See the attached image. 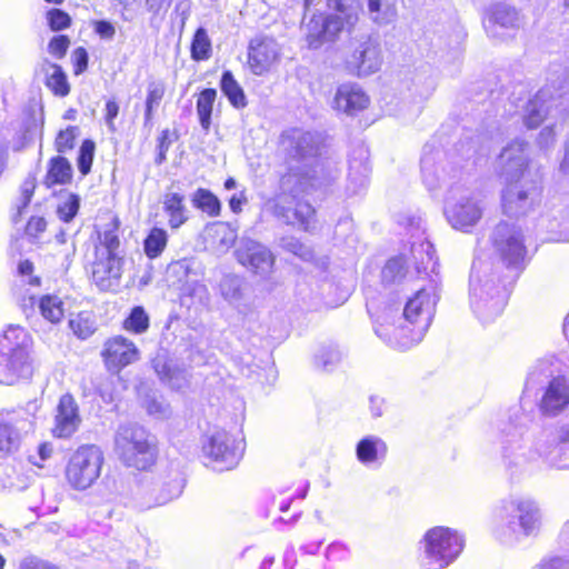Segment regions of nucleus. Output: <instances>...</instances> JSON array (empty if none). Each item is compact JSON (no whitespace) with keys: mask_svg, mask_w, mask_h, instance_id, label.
Here are the masks:
<instances>
[{"mask_svg":"<svg viewBox=\"0 0 569 569\" xmlns=\"http://www.w3.org/2000/svg\"><path fill=\"white\" fill-rule=\"evenodd\" d=\"M119 226L116 218L110 229L96 230L84 253L87 276L102 292L116 291L123 274L124 258L121 254Z\"/></svg>","mask_w":569,"mask_h":569,"instance_id":"1","label":"nucleus"},{"mask_svg":"<svg viewBox=\"0 0 569 569\" xmlns=\"http://www.w3.org/2000/svg\"><path fill=\"white\" fill-rule=\"evenodd\" d=\"M326 6L332 13L315 12L303 23L309 49L335 42L343 31L352 32L359 21L361 6L358 0H326Z\"/></svg>","mask_w":569,"mask_h":569,"instance_id":"2","label":"nucleus"},{"mask_svg":"<svg viewBox=\"0 0 569 569\" xmlns=\"http://www.w3.org/2000/svg\"><path fill=\"white\" fill-rule=\"evenodd\" d=\"M31 337L21 327H9L0 336V383H29L36 372L30 353Z\"/></svg>","mask_w":569,"mask_h":569,"instance_id":"3","label":"nucleus"},{"mask_svg":"<svg viewBox=\"0 0 569 569\" xmlns=\"http://www.w3.org/2000/svg\"><path fill=\"white\" fill-rule=\"evenodd\" d=\"M116 453L120 462L134 471H151L159 460L154 436L139 426H124L116 436Z\"/></svg>","mask_w":569,"mask_h":569,"instance_id":"4","label":"nucleus"},{"mask_svg":"<svg viewBox=\"0 0 569 569\" xmlns=\"http://www.w3.org/2000/svg\"><path fill=\"white\" fill-rule=\"evenodd\" d=\"M103 451L98 445L82 443L69 456L64 466V480L77 491L92 487L101 476Z\"/></svg>","mask_w":569,"mask_h":569,"instance_id":"5","label":"nucleus"},{"mask_svg":"<svg viewBox=\"0 0 569 569\" xmlns=\"http://www.w3.org/2000/svg\"><path fill=\"white\" fill-rule=\"evenodd\" d=\"M375 332L382 340L398 348L407 349L418 343L426 331L422 326L408 321L407 317H398L390 308L380 313L371 315Z\"/></svg>","mask_w":569,"mask_h":569,"instance_id":"6","label":"nucleus"},{"mask_svg":"<svg viewBox=\"0 0 569 569\" xmlns=\"http://www.w3.org/2000/svg\"><path fill=\"white\" fill-rule=\"evenodd\" d=\"M490 241L495 252L507 268L525 267L528 249L520 228L501 221L493 228Z\"/></svg>","mask_w":569,"mask_h":569,"instance_id":"7","label":"nucleus"},{"mask_svg":"<svg viewBox=\"0 0 569 569\" xmlns=\"http://www.w3.org/2000/svg\"><path fill=\"white\" fill-rule=\"evenodd\" d=\"M282 59L281 47L273 37L259 34L248 41L244 67L257 77L277 70Z\"/></svg>","mask_w":569,"mask_h":569,"instance_id":"8","label":"nucleus"},{"mask_svg":"<svg viewBox=\"0 0 569 569\" xmlns=\"http://www.w3.org/2000/svg\"><path fill=\"white\" fill-rule=\"evenodd\" d=\"M99 356L109 373L120 375L123 369L139 361L140 350L128 337L113 335L104 339Z\"/></svg>","mask_w":569,"mask_h":569,"instance_id":"9","label":"nucleus"},{"mask_svg":"<svg viewBox=\"0 0 569 569\" xmlns=\"http://www.w3.org/2000/svg\"><path fill=\"white\" fill-rule=\"evenodd\" d=\"M425 553L421 560L425 569H443L461 552L463 542L460 536H426Z\"/></svg>","mask_w":569,"mask_h":569,"instance_id":"10","label":"nucleus"},{"mask_svg":"<svg viewBox=\"0 0 569 569\" xmlns=\"http://www.w3.org/2000/svg\"><path fill=\"white\" fill-rule=\"evenodd\" d=\"M237 261L251 273L268 278L274 269L276 257L271 250L258 242H247L236 251Z\"/></svg>","mask_w":569,"mask_h":569,"instance_id":"11","label":"nucleus"},{"mask_svg":"<svg viewBox=\"0 0 569 569\" xmlns=\"http://www.w3.org/2000/svg\"><path fill=\"white\" fill-rule=\"evenodd\" d=\"M81 416L76 398L64 393L59 398L51 435L57 439H70L81 425Z\"/></svg>","mask_w":569,"mask_h":569,"instance_id":"12","label":"nucleus"},{"mask_svg":"<svg viewBox=\"0 0 569 569\" xmlns=\"http://www.w3.org/2000/svg\"><path fill=\"white\" fill-rule=\"evenodd\" d=\"M203 452L209 462L219 470H230L234 468L240 459V453L234 447L233 439L226 432L212 435L203 446Z\"/></svg>","mask_w":569,"mask_h":569,"instance_id":"13","label":"nucleus"},{"mask_svg":"<svg viewBox=\"0 0 569 569\" xmlns=\"http://www.w3.org/2000/svg\"><path fill=\"white\" fill-rule=\"evenodd\" d=\"M538 407L547 417H556L569 407V382L565 376H556L549 380Z\"/></svg>","mask_w":569,"mask_h":569,"instance_id":"14","label":"nucleus"},{"mask_svg":"<svg viewBox=\"0 0 569 569\" xmlns=\"http://www.w3.org/2000/svg\"><path fill=\"white\" fill-rule=\"evenodd\" d=\"M370 104L367 92L357 83H342L337 88L332 108L348 116H356Z\"/></svg>","mask_w":569,"mask_h":569,"instance_id":"15","label":"nucleus"},{"mask_svg":"<svg viewBox=\"0 0 569 569\" xmlns=\"http://www.w3.org/2000/svg\"><path fill=\"white\" fill-rule=\"evenodd\" d=\"M273 212L278 218L283 219L287 224L297 227L305 232L311 231L317 217L316 208L303 199H295L292 208L276 206Z\"/></svg>","mask_w":569,"mask_h":569,"instance_id":"16","label":"nucleus"},{"mask_svg":"<svg viewBox=\"0 0 569 569\" xmlns=\"http://www.w3.org/2000/svg\"><path fill=\"white\" fill-rule=\"evenodd\" d=\"M436 297L426 289L418 290L406 303L403 315L408 321L421 325L427 330L436 308Z\"/></svg>","mask_w":569,"mask_h":569,"instance_id":"17","label":"nucleus"},{"mask_svg":"<svg viewBox=\"0 0 569 569\" xmlns=\"http://www.w3.org/2000/svg\"><path fill=\"white\" fill-rule=\"evenodd\" d=\"M349 63L359 77L377 71L381 64L379 46L370 41L361 43L352 52Z\"/></svg>","mask_w":569,"mask_h":569,"instance_id":"18","label":"nucleus"},{"mask_svg":"<svg viewBox=\"0 0 569 569\" xmlns=\"http://www.w3.org/2000/svg\"><path fill=\"white\" fill-rule=\"evenodd\" d=\"M43 84L53 97L64 98L71 92V83L61 64L44 60L41 66Z\"/></svg>","mask_w":569,"mask_h":569,"instance_id":"19","label":"nucleus"},{"mask_svg":"<svg viewBox=\"0 0 569 569\" xmlns=\"http://www.w3.org/2000/svg\"><path fill=\"white\" fill-rule=\"evenodd\" d=\"M446 216L455 229L466 230L475 226L481 218V209L470 200L458 202L446 210Z\"/></svg>","mask_w":569,"mask_h":569,"instance_id":"20","label":"nucleus"},{"mask_svg":"<svg viewBox=\"0 0 569 569\" xmlns=\"http://www.w3.org/2000/svg\"><path fill=\"white\" fill-rule=\"evenodd\" d=\"M73 180L71 162L63 156H54L48 160L47 171L42 183L47 189L57 186H68Z\"/></svg>","mask_w":569,"mask_h":569,"instance_id":"21","label":"nucleus"},{"mask_svg":"<svg viewBox=\"0 0 569 569\" xmlns=\"http://www.w3.org/2000/svg\"><path fill=\"white\" fill-rule=\"evenodd\" d=\"M162 209L168 217V226L171 230L179 229L189 220L184 196L181 193L171 192L164 194Z\"/></svg>","mask_w":569,"mask_h":569,"instance_id":"22","label":"nucleus"},{"mask_svg":"<svg viewBox=\"0 0 569 569\" xmlns=\"http://www.w3.org/2000/svg\"><path fill=\"white\" fill-rule=\"evenodd\" d=\"M279 143L283 147L287 162H299L307 158L309 142L305 134L297 130L284 132L280 136Z\"/></svg>","mask_w":569,"mask_h":569,"instance_id":"23","label":"nucleus"},{"mask_svg":"<svg viewBox=\"0 0 569 569\" xmlns=\"http://www.w3.org/2000/svg\"><path fill=\"white\" fill-rule=\"evenodd\" d=\"M387 443L378 437H365L360 439L356 446L357 459L363 465H369L376 462L378 459H383L387 456Z\"/></svg>","mask_w":569,"mask_h":569,"instance_id":"24","label":"nucleus"},{"mask_svg":"<svg viewBox=\"0 0 569 569\" xmlns=\"http://www.w3.org/2000/svg\"><path fill=\"white\" fill-rule=\"evenodd\" d=\"M21 441V435L9 415L0 412V458L14 452Z\"/></svg>","mask_w":569,"mask_h":569,"instance_id":"25","label":"nucleus"},{"mask_svg":"<svg viewBox=\"0 0 569 569\" xmlns=\"http://www.w3.org/2000/svg\"><path fill=\"white\" fill-rule=\"evenodd\" d=\"M501 206L505 214L517 217L530 211L533 203L529 200L527 191L508 187L502 194Z\"/></svg>","mask_w":569,"mask_h":569,"instance_id":"26","label":"nucleus"},{"mask_svg":"<svg viewBox=\"0 0 569 569\" xmlns=\"http://www.w3.org/2000/svg\"><path fill=\"white\" fill-rule=\"evenodd\" d=\"M408 260L405 254L389 258L381 268L380 283L383 288L400 283L407 276Z\"/></svg>","mask_w":569,"mask_h":569,"instance_id":"27","label":"nucleus"},{"mask_svg":"<svg viewBox=\"0 0 569 569\" xmlns=\"http://www.w3.org/2000/svg\"><path fill=\"white\" fill-rule=\"evenodd\" d=\"M169 243L168 231L163 227H151L142 240L143 253L149 260L161 257Z\"/></svg>","mask_w":569,"mask_h":569,"instance_id":"28","label":"nucleus"},{"mask_svg":"<svg viewBox=\"0 0 569 569\" xmlns=\"http://www.w3.org/2000/svg\"><path fill=\"white\" fill-rule=\"evenodd\" d=\"M214 88H204L196 96V110L199 123L204 131H209L212 122L214 102L217 100Z\"/></svg>","mask_w":569,"mask_h":569,"instance_id":"29","label":"nucleus"},{"mask_svg":"<svg viewBox=\"0 0 569 569\" xmlns=\"http://www.w3.org/2000/svg\"><path fill=\"white\" fill-rule=\"evenodd\" d=\"M220 89L229 103L236 109H243L248 104L244 90L230 70H224L220 78Z\"/></svg>","mask_w":569,"mask_h":569,"instance_id":"30","label":"nucleus"},{"mask_svg":"<svg viewBox=\"0 0 569 569\" xmlns=\"http://www.w3.org/2000/svg\"><path fill=\"white\" fill-rule=\"evenodd\" d=\"M167 84L161 80H152L148 82L147 94L144 100L143 124L151 126L154 111L166 97Z\"/></svg>","mask_w":569,"mask_h":569,"instance_id":"31","label":"nucleus"},{"mask_svg":"<svg viewBox=\"0 0 569 569\" xmlns=\"http://www.w3.org/2000/svg\"><path fill=\"white\" fill-rule=\"evenodd\" d=\"M191 201L194 208L207 213L210 218H216L221 213V201L209 189L198 188L193 192Z\"/></svg>","mask_w":569,"mask_h":569,"instance_id":"32","label":"nucleus"},{"mask_svg":"<svg viewBox=\"0 0 569 569\" xmlns=\"http://www.w3.org/2000/svg\"><path fill=\"white\" fill-rule=\"evenodd\" d=\"M38 307L41 316L51 323H59L64 318V303L56 295L41 296Z\"/></svg>","mask_w":569,"mask_h":569,"instance_id":"33","label":"nucleus"},{"mask_svg":"<svg viewBox=\"0 0 569 569\" xmlns=\"http://www.w3.org/2000/svg\"><path fill=\"white\" fill-rule=\"evenodd\" d=\"M212 56V43L204 28L196 29L190 42V57L193 61H207Z\"/></svg>","mask_w":569,"mask_h":569,"instance_id":"34","label":"nucleus"},{"mask_svg":"<svg viewBox=\"0 0 569 569\" xmlns=\"http://www.w3.org/2000/svg\"><path fill=\"white\" fill-rule=\"evenodd\" d=\"M122 329L133 335L144 333L150 327V318L142 306L133 307L122 320Z\"/></svg>","mask_w":569,"mask_h":569,"instance_id":"35","label":"nucleus"},{"mask_svg":"<svg viewBox=\"0 0 569 569\" xmlns=\"http://www.w3.org/2000/svg\"><path fill=\"white\" fill-rule=\"evenodd\" d=\"M69 328L80 340L88 339L97 330L92 313L89 311H80L72 316L69 320Z\"/></svg>","mask_w":569,"mask_h":569,"instance_id":"36","label":"nucleus"},{"mask_svg":"<svg viewBox=\"0 0 569 569\" xmlns=\"http://www.w3.org/2000/svg\"><path fill=\"white\" fill-rule=\"evenodd\" d=\"M79 134L80 129L77 126H68L67 128L59 130L53 141L54 150L58 152L57 156H63L72 151L76 147Z\"/></svg>","mask_w":569,"mask_h":569,"instance_id":"37","label":"nucleus"},{"mask_svg":"<svg viewBox=\"0 0 569 569\" xmlns=\"http://www.w3.org/2000/svg\"><path fill=\"white\" fill-rule=\"evenodd\" d=\"M44 17L48 28L54 33L67 30L72 26L71 16L60 8H50L46 11Z\"/></svg>","mask_w":569,"mask_h":569,"instance_id":"38","label":"nucleus"},{"mask_svg":"<svg viewBox=\"0 0 569 569\" xmlns=\"http://www.w3.org/2000/svg\"><path fill=\"white\" fill-rule=\"evenodd\" d=\"M96 151V143L91 139H84L79 148L77 157L78 170L82 176H87L91 171Z\"/></svg>","mask_w":569,"mask_h":569,"instance_id":"39","label":"nucleus"},{"mask_svg":"<svg viewBox=\"0 0 569 569\" xmlns=\"http://www.w3.org/2000/svg\"><path fill=\"white\" fill-rule=\"evenodd\" d=\"M519 512V521L525 530H533L539 522L538 509L531 502H518L516 507Z\"/></svg>","mask_w":569,"mask_h":569,"instance_id":"40","label":"nucleus"},{"mask_svg":"<svg viewBox=\"0 0 569 569\" xmlns=\"http://www.w3.org/2000/svg\"><path fill=\"white\" fill-rule=\"evenodd\" d=\"M178 139V134L176 131H171L170 129H163L159 133L157 138V156H156V163L161 164L167 159V153L174 140Z\"/></svg>","mask_w":569,"mask_h":569,"instance_id":"41","label":"nucleus"},{"mask_svg":"<svg viewBox=\"0 0 569 569\" xmlns=\"http://www.w3.org/2000/svg\"><path fill=\"white\" fill-rule=\"evenodd\" d=\"M71 46V39L68 34L57 33L48 42V52L51 57L61 60L67 56Z\"/></svg>","mask_w":569,"mask_h":569,"instance_id":"42","label":"nucleus"},{"mask_svg":"<svg viewBox=\"0 0 569 569\" xmlns=\"http://www.w3.org/2000/svg\"><path fill=\"white\" fill-rule=\"evenodd\" d=\"M80 209V199L77 194L71 193L67 201L59 204L57 208V214L59 219L66 223L71 222L78 214Z\"/></svg>","mask_w":569,"mask_h":569,"instance_id":"43","label":"nucleus"},{"mask_svg":"<svg viewBox=\"0 0 569 569\" xmlns=\"http://www.w3.org/2000/svg\"><path fill=\"white\" fill-rule=\"evenodd\" d=\"M168 272L174 279V282H184L191 272V259L181 258L173 260L168 264Z\"/></svg>","mask_w":569,"mask_h":569,"instance_id":"44","label":"nucleus"},{"mask_svg":"<svg viewBox=\"0 0 569 569\" xmlns=\"http://www.w3.org/2000/svg\"><path fill=\"white\" fill-rule=\"evenodd\" d=\"M71 66L73 76L78 77L84 73L89 68V53L88 50L79 46L71 52Z\"/></svg>","mask_w":569,"mask_h":569,"instance_id":"45","label":"nucleus"},{"mask_svg":"<svg viewBox=\"0 0 569 569\" xmlns=\"http://www.w3.org/2000/svg\"><path fill=\"white\" fill-rule=\"evenodd\" d=\"M182 493V486L180 482L174 481V483H166L163 487L158 489L156 496L157 505H164L170 502L171 500L178 498Z\"/></svg>","mask_w":569,"mask_h":569,"instance_id":"46","label":"nucleus"},{"mask_svg":"<svg viewBox=\"0 0 569 569\" xmlns=\"http://www.w3.org/2000/svg\"><path fill=\"white\" fill-rule=\"evenodd\" d=\"M46 230L47 220L40 216H31L24 226V234L31 239L39 238Z\"/></svg>","mask_w":569,"mask_h":569,"instance_id":"47","label":"nucleus"},{"mask_svg":"<svg viewBox=\"0 0 569 569\" xmlns=\"http://www.w3.org/2000/svg\"><path fill=\"white\" fill-rule=\"evenodd\" d=\"M34 263L30 259H23L17 266V274L21 278L28 277L27 283L30 286H40L41 279L34 276Z\"/></svg>","mask_w":569,"mask_h":569,"instance_id":"48","label":"nucleus"},{"mask_svg":"<svg viewBox=\"0 0 569 569\" xmlns=\"http://www.w3.org/2000/svg\"><path fill=\"white\" fill-rule=\"evenodd\" d=\"M93 31L103 40H111L116 36V27L109 20H96L92 22Z\"/></svg>","mask_w":569,"mask_h":569,"instance_id":"49","label":"nucleus"},{"mask_svg":"<svg viewBox=\"0 0 569 569\" xmlns=\"http://www.w3.org/2000/svg\"><path fill=\"white\" fill-rule=\"evenodd\" d=\"M19 569H60L57 565L36 556L21 560Z\"/></svg>","mask_w":569,"mask_h":569,"instance_id":"50","label":"nucleus"},{"mask_svg":"<svg viewBox=\"0 0 569 569\" xmlns=\"http://www.w3.org/2000/svg\"><path fill=\"white\" fill-rule=\"evenodd\" d=\"M120 111V106L116 99H109L104 104L103 119L110 130H114V120Z\"/></svg>","mask_w":569,"mask_h":569,"instance_id":"51","label":"nucleus"},{"mask_svg":"<svg viewBox=\"0 0 569 569\" xmlns=\"http://www.w3.org/2000/svg\"><path fill=\"white\" fill-rule=\"evenodd\" d=\"M37 186H38V181H37V177L34 174H29L24 179V181L21 186V194H22L24 206H28L31 202V199L34 194Z\"/></svg>","mask_w":569,"mask_h":569,"instance_id":"52","label":"nucleus"},{"mask_svg":"<svg viewBox=\"0 0 569 569\" xmlns=\"http://www.w3.org/2000/svg\"><path fill=\"white\" fill-rule=\"evenodd\" d=\"M153 274H154V267L151 262H149L146 266V269L143 270V272L142 273H140L139 271L134 272L131 280H132L133 284H137L138 287L143 288L152 281Z\"/></svg>","mask_w":569,"mask_h":569,"instance_id":"53","label":"nucleus"},{"mask_svg":"<svg viewBox=\"0 0 569 569\" xmlns=\"http://www.w3.org/2000/svg\"><path fill=\"white\" fill-rule=\"evenodd\" d=\"M545 116L540 109L532 108L528 110L523 118L525 126L528 129H536L543 122Z\"/></svg>","mask_w":569,"mask_h":569,"instance_id":"54","label":"nucleus"},{"mask_svg":"<svg viewBox=\"0 0 569 569\" xmlns=\"http://www.w3.org/2000/svg\"><path fill=\"white\" fill-rule=\"evenodd\" d=\"M567 566V561L559 557H551L543 559L539 565L538 569H565Z\"/></svg>","mask_w":569,"mask_h":569,"instance_id":"55","label":"nucleus"},{"mask_svg":"<svg viewBox=\"0 0 569 569\" xmlns=\"http://www.w3.org/2000/svg\"><path fill=\"white\" fill-rule=\"evenodd\" d=\"M556 139V132L553 127H546L539 132V143L542 147H548Z\"/></svg>","mask_w":569,"mask_h":569,"instance_id":"56","label":"nucleus"},{"mask_svg":"<svg viewBox=\"0 0 569 569\" xmlns=\"http://www.w3.org/2000/svg\"><path fill=\"white\" fill-rule=\"evenodd\" d=\"M141 0H112L116 7H118L121 13L130 12Z\"/></svg>","mask_w":569,"mask_h":569,"instance_id":"57","label":"nucleus"},{"mask_svg":"<svg viewBox=\"0 0 569 569\" xmlns=\"http://www.w3.org/2000/svg\"><path fill=\"white\" fill-rule=\"evenodd\" d=\"M53 453V447L50 442L46 441V442H41L39 446H38V455L41 459V461H46L48 460Z\"/></svg>","mask_w":569,"mask_h":569,"instance_id":"58","label":"nucleus"},{"mask_svg":"<svg viewBox=\"0 0 569 569\" xmlns=\"http://www.w3.org/2000/svg\"><path fill=\"white\" fill-rule=\"evenodd\" d=\"M246 202V197L231 196L229 199V207L233 213H240L242 211V204Z\"/></svg>","mask_w":569,"mask_h":569,"instance_id":"59","label":"nucleus"},{"mask_svg":"<svg viewBox=\"0 0 569 569\" xmlns=\"http://www.w3.org/2000/svg\"><path fill=\"white\" fill-rule=\"evenodd\" d=\"M382 403L383 401L379 399L378 397H372L370 399V409L375 417H380L382 415Z\"/></svg>","mask_w":569,"mask_h":569,"instance_id":"60","label":"nucleus"},{"mask_svg":"<svg viewBox=\"0 0 569 569\" xmlns=\"http://www.w3.org/2000/svg\"><path fill=\"white\" fill-rule=\"evenodd\" d=\"M7 166V149L0 142V176L3 173Z\"/></svg>","mask_w":569,"mask_h":569,"instance_id":"61","label":"nucleus"},{"mask_svg":"<svg viewBox=\"0 0 569 569\" xmlns=\"http://www.w3.org/2000/svg\"><path fill=\"white\" fill-rule=\"evenodd\" d=\"M260 569H280L278 566H276L274 558H266L262 560Z\"/></svg>","mask_w":569,"mask_h":569,"instance_id":"62","label":"nucleus"},{"mask_svg":"<svg viewBox=\"0 0 569 569\" xmlns=\"http://www.w3.org/2000/svg\"><path fill=\"white\" fill-rule=\"evenodd\" d=\"M368 9L370 12H379L381 9V0H369Z\"/></svg>","mask_w":569,"mask_h":569,"instance_id":"63","label":"nucleus"},{"mask_svg":"<svg viewBox=\"0 0 569 569\" xmlns=\"http://www.w3.org/2000/svg\"><path fill=\"white\" fill-rule=\"evenodd\" d=\"M561 167L565 169L569 168V142L566 144V148H565V157L561 162Z\"/></svg>","mask_w":569,"mask_h":569,"instance_id":"64","label":"nucleus"}]
</instances>
